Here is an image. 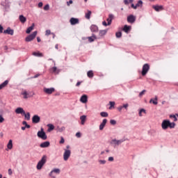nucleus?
Listing matches in <instances>:
<instances>
[{"label": "nucleus", "instance_id": "a18cd8bd", "mask_svg": "<svg viewBox=\"0 0 178 178\" xmlns=\"http://www.w3.org/2000/svg\"><path fill=\"white\" fill-rule=\"evenodd\" d=\"M99 165H105L106 163V161L105 160H99Z\"/></svg>", "mask_w": 178, "mask_h": 178}, {"label": "nucleus", "instance_id": "bf43d9fd", "mask_svg": "<svg viewBox=\"0 0 178 178\" xmlns=\"http://www.w3.org/2000/svg\"><path fill=\"white\" fill-rule=\"evenodd\" d=\"M0 33H3V26L2 25H0Z\"/></svg>", "mask_w": 178, "mask_h": 178}, {"label": "nucleus", "instance_id": "aec40b11", "mask_svg": "<svg viewBox=\"0 0 178 178\" xmlns=\"http://www.w3.org/2000/svg\"><path fill=\"white\" fill-rule=\"evenodd\" d=\"M108 122V120L106 119H104L102 122V123L99 125V130H104V127H105V126H106V123Z\"/></svg>", "mask_w": 178, "mask_h": 178}, {"label": "nucleus", "instance_id": "9b49d317", "mask_svg": "<svg viewBox=\"0 0 178 178\" xmlns=\"http://www.w3.org/2000/svg\"><path fill=\"white\" fill-rule=\"evenodd\" d=\"M80 101L82 104H87L88 102V96L87 95H83L80 98Z\"/></svg>", "mask_w": 178, "mask_h": 178}, {"label": "nucleus", "instance_id": "1a4fd4ad", "mask_svg": "<svg viewBox=\"0 0 178 178\" xmlns=\"http://www.w3.org/2000/svg\"><path fill=\"white\" fill-rule=\"evenodd\" d=\"M44 92H45V94H48L49 95H50L51 94H52V92H55V88H44L43 89Z\"/></svg>", "mask_w": 178, "mask_h": 178}, {"label": "nucleus", "instance_id": "3c124183", "mask_svg": "<svg viewBox=\"0 0 178 178\" xmlns=\"http://www.w3.org/2000/svg\"><path fill=\"white\" fill-rule=\"evenodd\" d=\"M110 123H111V124H113V126H115V124H116V120H111Z\"/></svg>", "mask_w": 178, "mask_h": 178}, {"label": "nucleus", "instance_id": "393cba45", "mask_svg": "<svg viewBox=\"0 0 178 178\" xmlns=\"http://www.w3.org/2000/svg\"><path fill=\"white\" fill-rule=\"evenodd\" d=\"M90 31L92 33H97L98 32V26L97 25H91L90 26Z\"/></svg>", "mask_w": 178, "mask_h": 178}, {"label": "nucleus", "instance_id": "423d86ee", "mask_svg": "<svg viewBox=\"0 0 178 178\" xmlns=\"http://www.w3.org/2000/svg\"><path fill=\"white\" fill-rule=\"evenodd\" d=\"M149 71V64L146 63L143 65L142 68V76H145Z\"/></svg>", "mask_w": 178, "mask_h": 178}, {"label": "nucleus", "instance_id": "4c0bfd02", "mask_svg": "<svg viewBox=\"0 0 178 178\" xmlns=\"http://www.w3.org/2000/svg\"><path fill=\"white\" fill-rule=\"evenodd\" d=\"M100 115L102 116V118H108V114L107 112L102 111L100 113Z\"/></svg>", "mask_w": 178, "mask_h": 178}, {"label": "nucleus", "instance_id": "0e129e2a", "mask_svg": "<svg viewBox=\"0 0 178 178\" xmlns=\"http://www.w3.org/2000/svg\"><path fill=\"white\" fill-rule=\"evenodd\" d=\"M124 3L125 5H129V0H124Z\"/></svg>", "mask_w": 178, "mask_h": 178}, {"label": "nucleus", "instance_id": "cd10ccee", "mask_svg": "<svg viewBox=\"0 0 178 178\" xmlns=\"http://www.w3.org/2000/svg\"><path fill=\"white\" fill-rule=\"evenodd\" d=\"M7 84H9V81L6 80L4 82L0 84V90H2V88H4V87H6Z\"/></svg>", "mask_w": 178, "mask_h": 178}, {"label": "nucleus", "instance_id": "b1692460", "mask_svg": "<svg viewBox=\"0 0 178 178\" xmlns=\"http://www.w3.org/2000/svg\"><path fill=\"white\" fill-rule=\"evenodd\" d=\"M149 104H152L153 105H158V97L156 96L154 99H151L149 100Z\"/></svg>", "mask_w": 178, "mask_h": 178}, {"label": "nucleus", "instance_id": "2eb2a0df", "mask_svg": "<svg viewBox=\"0 0 178 178\" xmlns=\"http://www.w3.org/2000/svg\"><path fill=\"white\" fill-rule=\"evenodd\" d=\"M49 145H51V143H49V141H45L42 143L40 145V148H48V147H49Z\"/></svg>", "mask_w": 178, "mask_h": 178}, {"label": "nucleus", "instance_id": "69168bd1", "mask_svg": "<svg viewBox=\"0 0 178 178\" xmlns=\"http://www.w3.org/2000/svg\"><path fill=\"white\" fill-rule=\"evenodd\" d=\"M102 24H103V26H105L106 27V26H108V23H106L105 21H104V22H102Z\"/></svg>", "mask_w": 178, "mask_h": 178}, {"label": "nucleus", "instance_id": "37998d69", "mask_svg": "<svg viewBox=\"0 0 178 178\" xmlns=\"http://www.w3.org/2000/svg\"><path fill=\"white\" fill-rule=\"evenodd\" d=\"M115 36L117 38H120L122 37V32H117Z\"/></svg>", "mask_w": 178, "mask_h": 178}, {"label": "nucleus", "instance_id": "6e6d98bb", "mask_svg": "<svg viewBox=\"0 0 178 178\" xmlns=\"http://www.w3.org/2000/svg\"><path fill=\"white\" fill-rule=\"evenodd\" d=\"M76 137H77L78 138H80V137H81V133L77 132L76 134Z\"/></svg>", "mask_w": 178, "mask_h": 178}, {"label": "nucleus", "instance_id": "f03ea898", "mask_svg": "<svg viewBox=\"0 0 178 178\" xmlns=\"http://www.w3.org/2000/svg\"><path fill=\"white\" fill-rule=\"evenodd\" d=\"M45 163H47V156L44 155L37 164L36 168L38 170H41L42 169V166H44Z\"/></svg>", "mask_w": 178, "mask_h": 178}, {"label": "nucleus", "instance_id": "7c9ffc66", "mask_svg": "<svg viewBox=\"0 0 178 178\" xmlns=\"http://www.w3.org/2000/svg\"><path fill=\"white\" fill-rule=\"evenodd\" d=\"M88 38L89 42H94V41L97 40V36L93 34L92 36L88 37Z\"/></svg>", "mask_w": 178, "mask_h": 178}, {"label": "nucleus", "instance_id": "4d7b16f0", "mask_svg": "<svg viewBox=\"0 0 178 178\" xmlns=\"http://www.w3.org/2000/svg\"><path fill=\"white\" fill-rule=\"evenodd\" d=\"M72 3H73V1L72 0H70L69 1L67 2V6H70V5H72Z\"/></svg>", "mask_w": 178, "mask_h": 178}, {"label": "nucleus", "instance_id": "4468645a", "mask_svg": "<svg viewBox=\"0 0 178 178\" xmlns=\"http://www.w3.org/2000/svg\"><path fill=\"white\" fill-rule=\"evenodd\" d=\"M24 109L22 107H18L15 109V113L17 115H24Z\"/></svg>", "mask_w": 178, "mask_h": 178}, {"label": "nucleus", "instance_id": "f704fd0d", "mask_svg": "<svg viewBox=\"0 0 178 178\" xmlns=\"http://www.w3.org/2000/svg\"><path fill=\"white\" fill-rule=\"evenodd\" d=\"M106 33H108V29L99 31L100 37H102V36L105 35V34H106Z\"/></svg>", "mask_w": 178, "mask_h": 178}, {"label": "nucleus", "instance_id": "ddd939ff", "mask_svg": "<svg viewBox=\"0 0 178 178\" xmlns=\"http://www.w3.org/2000/svg\"><path fill=\"white\" fill-rule=\"evenodd\" d=\"M3 33L4 34H8L9 35H13L15 31H13V29H10V27H8L6 30H4Z\"/></svg>", "mask_w": 178, "mask_h": 178}, {"label": "nucleus", "instance_id": "4be33fe9", "mask_svg": "<svg viewBox=\"0 0 178 178\" xmlns=\"http://www.w3.org/2000/svg\"><path fill=\"white\" fill-rule=\"evenodd\" d=\"M19 20L22 24H24L27 22V18L24 15H21L19 16Z\"/></svg>", "mask_w": 178, "mask_h": 178}, {"label": "nucleus", "instance_id": "39448f33", "mask_svg": "<svg viewBox=\"0 0 178 178\" xmlns=\"http://www.w3.org/2000/svg\"><path fill=\"white\" fill-rule=\"evenodd\" d=\"M124 141H126V140L124 139H120V140L113 139L111 140L110 144H111V145H113L114 147H116V145H120V144H122V143H124Z\"/></svg>", "mask_w": 178, "mask_h": 178}, {"label": "nucleus", "instance_id": "052dcab7", "mask_svg": "<svg viewBox=\"0 0 178 178\" xmlns=\"http://www.w3.org/2000/svg\"><path fill=\"white\" fill-rule=\"evenodd\" d=\"M48 60H52L53 63H54V65L56 66V63H55V60H54V59L52 58H49Z\"/></svg>", "mask_w": 178, "mask_h": 178}, {"label": "nucleus", "instance_id": "c85d7f7f", "mask_svg": "<svg viewBox=\"0 0 178 178\" xmlns=\"http://www.w3.org/2000/svg\"><path fill=\"white\" fill-rule=\"evenodd\" d=\"M47 127H48V129H47L48 131H52V130H55L56 129L55 126H54V124H48Z\"/></svg>", "mask_w": 178, "mask_h": 178}, {"label": "nucleus", "instance_id": "49530a36", "mask_svg": "<svg viewBox=\"0 0 178 178\" xmlns=\"http://www.w3.org/2000/svg\"><path fill=\"white\" fill-rule=\"evenodd\" d=\"M44 10H49V4H46L44 6Z\"/></svg>", "mask_w": 178, "mask_h": 178}, {"label": "nucleus", "instance_id": "20e7f679", "mask_svg": "<svg viewBox=\"0 0 178 178\" xmlns=\"http://www.w3.org/2000/svg\"><path fill=\"white\" fill-rule=\"evenodd\" d=\"M35 37H37V31H35L31 35H29L25 38V41H26V42H30L31 41H33V40H34V38H35Z\"/></svg>", "mask_w": 178, "mask_h": 178}, {"label": "nucleus", "instance_id": "864d4df0", "mask_svg": "<svg viewBox=\"0 0 178 178\" xmlns=\"http://www.w3.org/2000/svg\"><path fill=\"white\" fill-rule=\"evenodd\" d=\"M108 162H113V161H115V159L113 158V156H110L108 157Z\"/></svg>", "mask_w": 178, "mask_h": 178}, {"label": "nucleus", "instance_id": "a211bd4d", "mask_svg": "<svg viewBox=\"0 0 178 178\" xmlns=\"http://www.w3.org/2000/svg\"><path fill=\"white\" fill-rule=\"evenodd\" d=\"M12 148H13V140L10 139L7 144V149H6V151H9V149H12Z\"/></svg>", "mask_w": 178, "mask_h": 178}, {"label": "nucleus", "instance_id": "c9c22d12", "mask_svg": "<svg viewBox=\"0 0 178 178\" xmlns=\"http://www.w3.org/2000/svg\"><path fill=\"white\" fill-rule=\"evenodd\" d=\"M33 56H38L39 58H42V56H43L42 53H40V51H38V52L35 51L33 53Z\"/></svg>", "mask_w": 178, "mask_h": 178}, {"label": "nucleus", "instance_id": "c756f323", "mask_svg": "<svg viewBox=\"0 0 178 178\" xmlns=\"http://www.w3.org/2000/svg\"><path fill=\"white\" fill-rule=\"evenodd\" d=\"M49 70L51 73H56V72L57 74L59 73V70H58V68L56 66L52 67L51 68H50Z\"/></svg>", "mask_w": 178, "mask_h": 178}, {"label": "nucleus", "instance_id": "13d9d810", "mask_svg": "<svg viewBox=\"0 0 178 178\" xmlns=\"http://www.w3.org/2000/svg\"><path fill=\"white\" fill-rule=\"evenodd\" d=\"M123 109V107L122 106H120L118 108V110L119 111V112H122V110Z\"/></svg>", "mask_w": 178, "mask_h": 178}, {"label": "nucleus", "instance_id": "58836bf2", "mask_svg": "<svg viewBox=\"0 0 178 178\" xmlns=\"http://www.w3.org/2000/svg\"><path fill=\"white\" fill-rule=\"evenodd\" d=\"M91 17V11L88 10V13L86 14V18L90 19Z\"/></svg>", "mask_w": 178, "mask_h": 178}, {"label": "nucleus", "instance_id": "603ef678", "mask_svg": "<svg viewBox=\"0 0 178 178\" xmlns=\"http://www.w3.org/2000/svg\"><path fill=\"white\" fill-rule=\"evenodd\" d=\"M50 34H52V33H51V30L49 29L46 30L45 35H50Z\"/></svg>", "mask_w": 178, "mask_h": 178}, {"label": "nucleus", "instance_id": "0eeeda50", "mask_svg": "<svg viewBox=\"0 0 178 178\" xmlns=\"http://www.w3.org/2000/svg\"><path fill=\"white\" fill-rule=\"evenodd\" d=\"M41 121V118L38 115H34L32 118V123L37 124Z\"/></svg>", "mask_w": 178, "mask_h": 178}, {"label": "nucleus", "instance_id": "de8ad7c7", "mask_svg": "<svg viewBox=\"0 0 178 178\" xmlns=\"http://www.w3.org/2000/svg\"><path fill=\"white\" fill-rule=\"evenodd\" d=\"M146 90H143L142 92H140L139 93V97L141 98V97H143L144 95V94H145Z\"/></svg>", "mask_w": 178, "mask_h": 178}, {"label": "nucleus", "instance_id": "7ed1b4c3", "mask_svg": "<svg viewBox=\"0 0 178 178\" xmlns=\"http://www.w3.org/2000/svg\"><path fill=\"white\" fill-rule=\"evenodd\" d=\"M38 137H39V138H41L42 140H47V138H48V137L47 136V134L45 133V131H44V129H41L40 131H38L37 134Z\"/></svg>", "mask_w": 178, "mask_h": 178}, {"label": "nucleus", "instance_id": "bb28decb", "mask_svg": "<svg viewBox=\"0 0 178 178\" xmlns=\"http://www.w3.org/2000/svg\"><path fill=\"white\" fill-rule=\"evenodd\" d=\"M21 95H23L24 99H27L29 98V93L27 92V90H24L22 93Z\"/></svg>", "mask_w": 178, "mask_h": 178}, {"label": "nucleus", "instance_id": "a878e982", "mask_svg": "<svg viewBox=\"0 0 178 178\" xmlns=\"http://www.w3.org/2000/svg\"><path fill=\"white\" fill-rule=\"evenodd\" d=\"M34 24H32V25L29 27L27 28L26 33V34H30V33H31V31H33V30H34Z\"/></svg>", "mask_w": 178, "mask_h": 178}, {"label": "nucleus", "instance_id": "9d476101", "mask_svg": "<svg viewBox=\"0 0 178 178\" xmlns=\"http://www.w3.org/2000/svg\"><path fill=\"white\" fill-rule=\"evenodd\" d=\"M131 8H133L134 9H137V8H143V1L139 0L138 1V3L134 5V3H132L131 5Z\"/></svg>", "mask_w": 178, "mask_h": 178}, {"label": "nucleus", "instance_id": "e433bc0d", "mask_svg": "<svg viewBox=\"0 0 178 178\" xmlns=\"http://www.w3.org/2000/svg\"><path fill=\"white\" fill-rule=\"evenodd\" d=\"M22 115H24V119L26 120H30V113L28 112V113H26V111H25L24 114H22Z\"/></svg>", "mask_w": 178, "mask_h": 178}, {"label": "nucleus", "instance_id": "338daca9", "mask_svg": "<svg viewBox=\"0 0 178 178\" xmlns=\"http://www.w3.org/2000/svg\"><path fill=\"white\" fill-rule=\"evenodd\" d=\"M37 77H40V74H37L33 76V79H37Z\"/></svg>", "mask_w": 178, "mask_h": 178}, {"label": "nucleus", "instance_id": "6ab92c4d", "mask_svg": "<svg viewBox=\"0 0 178 178\" xmlns=\"http://www.w3.org/2000/svg\"><path fill=\"white\" fill-rule=\"evenodd\" d=\"M152 8L156 10V12H161V10H163V6H152Z\"/></svg>", "mask_w": 178, "mask_h": 178}, {"label": "nucleus", "instance_id": "f3484780", "mask_svg": "<svg viewBox=\"0 0 178 178\" xmlns=\"http://www.w3.org/2000/svg\"><path fill=\"white\" fill-rule=\"evenodd\" d=\"M70 23L72 24V26H74L75 24H79V19L72 17L70 20Z\"/></svg>", "mask_w": 178, "mask_h": 178}, {"label": "nucleus", "instance_id": "72a5a7b5", "mask_svg": "<svg viewBox=\"0 0 178 178\" xmlns=\"http://www.w3.org/2000/svg\"><path fill=\"white\" fill-rule=\"evenodd\" d=\"M87 76L89 77V79H92L94 77V72L92 70H90L87 72Z\"/></svg>", "mask_w": 178, "mask_h": 178}, {"label": "nucleus", "instance_id": "8fccbe9b", "mask_svg": "<svg viewBox=\"0 0 178 178\" xmlns=\"http://www.w3.org/2000/svg\"><path fill=\"white\" fill-rule=\"evenodd\" d=\"M60 144H65V138H63V136L60 137Z\"/></svg>", "mask_w": 178, "mask_h": 178}, {"label": "nucleus", "instance_id": "f8f14e48", "mask_svg": "<svg viewBox=\"0 0 178 178\" xmlns=\"http://www.w3.org/2000/svg\"><path fill=\"white\" fill-rule=\"evenodd\" d=\"M127 22L128 23L133 24L136 22V17L133 15H130L127 17Z\"/></svg>", "mask_w": 178, "mask_h": 178}, {"label": "nucleus", "instance_id": "79ce46f5", "mask_svg": "<svg viewBox=\"0 0 178 178\" xmlns=\"http://www.w3.org/2000/svg\"><path fill=\"white\" fill-rule=\"evenodd\" d=\"M145 113V109L144 108H141L140 111H139V116H143V114L142 113Z\"/></svg>", "mask_w": 178, "mask_h": 178}, {"label": "nucleus", "instance_id": "774afa93", "mask_svg": "<svg viewBox=\"0 0 178 178\" xmlns=\"http://www.w3.org/2000/svg\"><path fill=\"white\" fill-rule=\"evenodd\" d=\"M8 175H12V169H8Z\"/></svg>", "mask_w": 178, "mask_h": 178}, {"label": "nucleus", "instance_id": "473e14b6", "mask_svg": "<svg viewBox=\"0 0 178 178\" xmlns=\"http://www.w3.org/2000/svg\"><path fill=\"white\" fill-rule=\"evenodd\" d=\"M86 119H87V116H86V115H81L80 117L81 124L83 125L86 123Z\"/></svg>", "mask_w": 178, "mask_h": 178}, {"label": "nucleus", "instance_id": "f257e3e1", "mask_svg": "<svg viewBox=\"0 0 178 178\" xmlns=\"http://www.w3.org/2000/svg\"><path fill=\"white\" fill-rule=\"evenodd\" d=\"M175 126H176V123L170 122L169 120H164L161 123V127L163 130H168V129H175Z\"/></svg>", "mask_w": 178, "mask_h": 178}, {"label": "nucleus", "instance_id": "ea45409f", "mask_svg": "<svg viewBox=\"0 0 178 178\" xmlns=\"http://www.w3.org/2000/svg\"><path fill=\"white\" fill-rule=\"evenodd\" d=\"M53 173H56L57 175H59L60 173V170L59 168H54L52 170Z\"/></svg>", "mask_w": 178, "mask_h": 178}, {"label": "nucleus", "instance_id": "680f3d73", "mask_svg": "<svg viewBox=\"0 0 178 178\" xmlns=\"http://www.w3.org/2000/svg\"><path fill=\"white\" fill-rule=\"evenodd\" d=\"M42 5H43L42 2H39L38 3V8H42Z\"/></svg>", "mask_w": 178, "mask_h": 178}, {"label": "nucleus", "instance_id": "dca6fc26", "mask_svg": "<svg viewBox=\"0 0 178 178\" xmlns=\"http://www.w3.org/2000/svg\"><path fill=\"white\" fill-rule=\"evenodd\" d=\"M113 17H115L113 14H109L108 15V17L106 19V21L108 22V26H111V24H112V21L113 20Z\"/></svg>", "mask_w": 178, "mask_h": 178}, {"label": "nucleus", "instance_id": "5701e85b", "mask_svg": "<svg viewBox=\"0 0 178 178\" xmlns=\"http://www.w3.org/2000/svg\"><path fill=\"white\" fill-rule=\"evenodd\" d=\"M123 31H124V33H130V31L131 30V26H128V25H124L123 27Z\"/></svg>", "mask_w": 178, "mask_h": 178}, {"label": "nucleus", "instance_id": "6e6552de", "mask_svg": "<svg viewBox=\"0 0 178 178\" xmlns=\"http://www.w3.org/2000/svg\"><path fill=\"white\" fill-rule=\"evenodd\" d=\"M71 154H72V152L70 149H65L64 154H63L64 161H67V159L70 158Z\"/></svg>", "mask_w": 178, "mask_h": 178}, {"label": "nucleus", "instance_id": "5fc2aeb1", "mask_svg": "<svg viewBox=\"0 0 178 178\" xmlns=\"http://www.w3.org/2000/svg\"><path fill=\"white\" fill-rule=\"evenodd\" d=\"M122 106V108H124V109H127V108H129V104H123Z\"/></svg>", "mask_w": 178, "mask_h": 178}, {"label": "nucleus", "instance_id": "c03bdc74", "mask_svg": "<svg viewBox=\"0 0 178 178\" xmlns=\"http://www.w3.org/2000/svg\"><path fill=\"white\" fill-rule=\"evenodd\" d=\"M110 107L109 109L113 108L115 106V102H109Z\"/></svg>", "mask_w": 178, "mask_h": 178}, {"label": "nucleus", "instance_id": "09e8293b", "mask_svg": "<svg viewBox=\"0 0 178 178\" xmlns=\"http://www.w3.org/2000/svg\"><path fill=\"white\" fill-rule=\"evenodd\" d=\"M3 122H5V118H3L2 115H0V123H3Z\"/></svg>", "mask_w": 178, "mask_h": 178}, {"label": "nucleus", "instance_id": "e2e57ef3", "mask_svg": "<svg viewBox=\"0 0 178 178\" xmlns=\"http://www.w3.org/2000/svg\"><path fill=\"white\" fill-rule=\"evenodd\" d=\"M30 127H31V126H30V124H26L25 125V129H30Z\"/></svg>", "mask_w": 178, "mask_h": 178}, {"label": "nucleus", "instance_id": "2f4dec72", "mask_svg": "<svg viewBox=\"0 0 178 178\" xmlns=\"http://www.w3.org/2000/svg\"><path fill=\"white\" fill-rule=\"evenodd\" d=\"M10 8V3H9L8 1H6V5H5L6 12H8Z\"/></svg>", "mask_w": 178, "mask_h": 178}, {"label": "nucleus", "instance_id": "412c9836", "mask_svg": "<svg viewBox=\"0 0 178 178\" xmlns=\"http://www.w3.org/2000/svg\"><path fill=\"white\" fill-rule=\"evenodd\" d=\"M55 130L57 131V133H63V131H65L66 130V127H59L57 126L55 128Z\"/></svg>", "mask_w": 178, "mask_h": 178}, {"label": "nucleus", "instance_id": "a19ab883", "mask_svg": "<svg viewBox=\"0 0 178 178\" xmlns=\"http://www.w3.org/2000/svg\"><path fill=\"white\" fill-rule=\"evenodd\" d=\"M170 118L174 119V122H177V118L176 117L175 115H170Z\"/></svg>", "mask_w": 178, "mask_h": 178}]
</instances>
